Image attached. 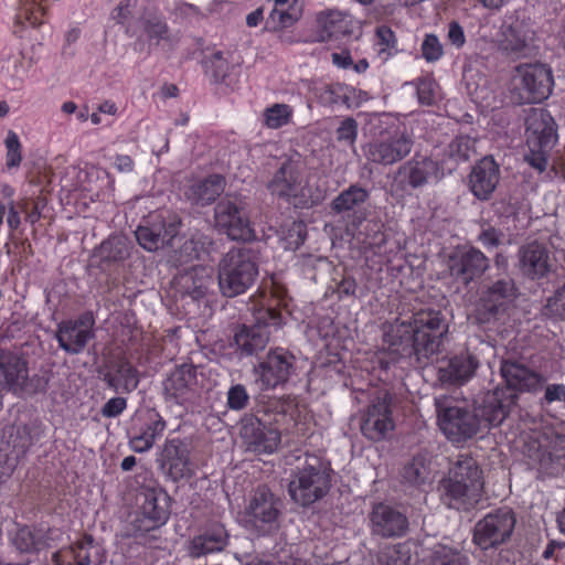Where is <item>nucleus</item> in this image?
Returning <instances> with one entry per match:
<instances>
[{"instance_id":"25","label":"nucleus","mask_w":565,"mask_h":565,"mask_svg":"<svg viewBox=\"0 0 565 565\" xmlns=\"http://www.w3.org/2000/svg\"><path fill=\"white\" fill-rule=\"evenodd\" d=\"M525 138L529 149H552L557 140L556 125L550 113L532 108L525 118Z\"/></svg>"},{"instance_id":"7","label":"nucleus","mask_w":565,"mask_h":565,"mask_svg":"<svg viewBox=\"0 0 565 565\" xmlns=\"http://www.w3.org/2000/svg\"><path fill=\"white\" fill-rule=\"evenodd\" d=\"M518 298L514 280L505 276L490 284L479 298L473 312L476 323L494 330L510 318L513 303Z\"/></svg>"},{"instance_id":"37","label":"nucleus","mask_w":565,"mask_h":565,"mask_svg":"<svg viewBox=\"0 0 565 565\" xmlns=\"http://www.w3.org/2000/svg\"><path fill=\"white\" fill-rule=\"evenodd\" d=\"M369 199L370 192L365 188L352 184L332 200L331 210L337 214H358Z\"/></svg>"},{"instance_id":"12","label":"nucleus","mask_w":565,"mask_h":565,"mask_svg":"<svg viewBox=\"0 0 565 565\" xmlns=\"http://www.w3.org/2000/svg\"><path fill=\"white\" fill-rule=\"evenodd\" d=\"M256 319L254 326H244L234 337L237 348L246 355L263 351L269 342V328L277 329L281 324L280 312L271 308L260 309Z\"/></svg>"},{"instance_id":"4","label":"nucleus","mask_w":565,"mask_h":565,"mask_svg":"<svg viewBox=\"0 0 565 565\" xmlns=\"http://www.w3.org/2000/svg\"><path fill=\"white\" fill-rule=\"evenodd\" d=\"M258 253L252 247H233L217 265V281L221 294L227 298L243 295L258 276Z\"/></svg>"},{"instance_id":"44","label":"nucleus","mask_w":565,"mask_h":565,"mask_svg":"<svg viewBox=\"0 0 565 565\" xmlns=\"http://www.w3.org/2000/svg\"><path fill=\"white\" fill-rule=\"evenodd\" d=\"M44 429L45 427L39 418L18 426L14 446L21 448L22 452H25L44 436Z\"/></svg>"},{"instance_id":"3","label":"nucleus","mask_w":565,"mask_h":565,"mask_svg":"<svg viewBox=\"0 0 565 565\" xmlns=\"http://www.w3.org/2000/svg\"><path fill=\"white\" fill-rule=\"evenodd\" d=\"M443 501L456 510L473 508L482 495V471L469 454H460L454 462L449 477L441 482Z\"/></svg>"},{"instance_id":"1","label":"nucleus","mask_w":565,"mask_h":565,"mask_svg":"<svg viewBox=\"0 0 565 565\" xmlns=\"http://www.w3.org/2000/svg\"><path fill=\"white\" fill-rule=\"evenodd\" d=\"M448 333L445 316L437 310H420L411 320L395 319L384 326L383 341L390 354L426 367L441 353Z\"/></svg>"},{"instance_id":"14","label":"nucleus","mask_w":565,"mask_h":565,"mask_svg":"<svg viewBox=\"0 0 565 565\" xmlns=\"http://www.w3.org/2000/svg\"><path fill=\"white\" fill-rule=\"evenodd\" d=\"M254 372L258 375L262 390L275 388L287 383L296 372V358L282 348L273 349L265 360L254 367Z\"/></svg>"},{"instance_id":"63","label":"nucleus","mask_w":565,"mask_h":565,"mask_svg":"<svg viewBox=\"0 0 565 565\" xmlns=\"http://www.w3.org/2000/svg\"><path fill=\"white\" fill-rule=\"evenodd\" d=\"M380 561L382 565H409V557L396 546L385 550Z\"/></svg>"},{"instance_id":"28","label":"nucleus","mask_w":565,"mask_h":565,"mask_svg":"<svg viewBox=\"0 0 565 565\" xmlns=\"http://www.w3.org/2000/svg\"><path fill=\"white\" fill-rule=\"evenodd\" d=\"M480 365L478 356L469 351L461 352L445 361L437 377L443 385L460 386L472 379Z\"/></svg>"},{"instance_id":"10","label":"nucleus","mask_w":565,"mask_h":565,"mask_svg":"<svg viewBox=\"0 0 565 565\" xmlns=\"http://www.w3.org/2000/svg\"><path fill=\"white\" fill-rule=\"evenodd\" d=\"M215 226L233 241L248 242L254 239L248 204L241 195H226L214 207Z\"/></svg>"},{"instance_id":"39","label":"nucleus","mask_w":565,"mask_h":565,"mask_svg":"<svg viewBox=\"0 0 565 565\" xmlns=\"http://www.w3.org/2000/svg\"><path fill=\"white\" fill-rule=\"evenodd\" d=\"M548 438L545 431L530 436L523 446V454L529 463L551 475L552 459L548 457Z\"/></svg>"},{"instance_id":"29","label":"nucleus","mask_w":565,"mask_h":565,"mask_svg":"<svg viewBox=\"0 0 565 565\" xmlns=\"http://www.w3.org/2000/svg\"><path fill=\"white\" fill-rule=\"evenodd\" d=\"M469 189L482 201L491 198L500 181V168L491 156L480 159L469 174Z\"/></svg>"},{"instance_id":"8","label":"nucleus","mask_w":565,"mask_h":565,"mask_svg":"<svg viewBox=\"0 0 565 565\" xmlns=\"http://www.w3.org/2000/svg\"><path fill=\"white\" fill-rule=\"evenodd\" d=\"M284 508L279 495L266 486H258L244 508V525L259 536L275 535L280 529Z\"/></svg>"},{"instance_id":"5","label":"nucleus","mask_w":565,"mask_h":565,"mask_svg":"<svg viewBox=\"0 0 565 565\" xmlns=\"http://www.w3.org/2000/svg\"><path fill=\"white\" fill-rule=\"evenodd\" d=\"M297 462L288 492L292 501L301 507H308L322 499L330 490V469L328 463L316 455L299 456Z\"/></svg>"},{"instance_id":"56","label":"nucleus","mask_w":565,"mask_h":565,"mask_svg":"<svg viewBox=\"0 0 565 565\" xmlns=\"http://www.w3.org/2000/svg\"><path fill=\"white\" fill-rule=\"evenodd\" d=\"M99 550L98 544L92 534L85 533L83 537L77 541L75 545V559L76 565H89L90 555L89 550Z\"/></svg>"},{"instance_id":"24","label":"nucleus","mask_w":565,"mask_h":565,"mask_svg":"<svg viewBox=\"0 0 565 565\" xmlns=\"http://www.w3.org/2000/svg\"><path fill=\"white\" fill-rule=\"evenodd\" d=\"M501 374L507 382L504 388H510L515 393L516 391L536 392L545 382V377L530 366L524 358L503 360L501 363Z\"/></svg>"},{"instance_id":"22","label":"nucleus","mask_w":565,"mask_h":565,"mask_svg":"<svg viewBox=\"0 0 565 565\" xmlns=\"http://www.w3.org/2000/svg\"><path fill=\"white\" fill-rule=\"evenodd\" d=\"M443 175V169L437 161L428 157H414L398 168L394 182L397 189L405 191L408 188L424 186L429 179L439 180Z\"/></svg>"},{"instance_id":"9","label":"nucleus","mask_w":565,"mask_h":565,"mask_svg":"<svg viewBox=\"0 0 565 565\" xmlns=\"http://www.w3.org/2000/svg\"><path fill=\"white\" fill-rule=\"evenodd\" d=\"M553 87L552 71L542 64H520L514 67L509 98L515 105L541 103Z\"/></svg>"},{"instance_id":"50","label":"nucleus","mask_w":565,"mask_h":565,"mask_svg":"<svg viewBox=\"0 0 565 565\" xmlns=\"http://www.w3.org/2000/svg\"><path fill=\"white\" fill-rule=\"evenodd\" d=\"M143 420H147V429L143 430V451L151 448L157 437H161L166 423L153 409H148L143 414Z\"/></svg>"},{"instance_id":"2","label":"nucleus","mask_w":565,"mask_h":565,"mask_svg":"<svg viewBox=\"0 0 565 565\" xmlns=\"http://www.w3.org/2000/svg\"><path fill=\"white\" fill-rule=\"evenodd\" d=\"M179 223L168 211H160L150 213L143 224V249L153 252L168 244L172 248L168 263L177 268L199 259L204 246L203 236L178 237Z\"/></svg>"},{"instance_id":"13","label":"nucleus","mask_w":565,"mask_h":565,"mask_svg":"<svg viewBox=\"0 0 565 565\" xmlns=\"http://www.w3.org/2000/svg\"><path fill=\"white\" fill-rule=\"evenodd\" d=\"M238 429L248 451L271 454L280 443V431L254 414H245L238 423Z\"/></svg>"},{"instance_id":"64","label":"nucleus","mask_w":565,"mask_h":565,"mask_svg":"<svg viewBox=\"0 0 565 565\" xmlns=\"http://www.w3.org/2000/svg\"><path fill=\"white\" fill-rule=\"evenodd\" d=\"M551 149H530V153L525 156V160L539 171H544L547 164V152Z\"/></svg>"},{"instance_id":"42","label":"nucleus","mask_w":565,"mask_h":565,"mask_svg":"<svg viewBox=\"0 0 565 565\" xmlns=\"http://www.w3.org/2000/svg\"><path fill=\"white\" fill-rule=\"evenodd\" d=\"M10 542L19 553L34 554L40 551L42 537L34 526L18 523L15 530L10 533Z\"/></svg>"},{"instance_id":"34","label":"nucleus","mask_w":565,"mask_h":565,"mask_svg":"<svg viewBox=\"0 0 565 565\" xmlns=\"http://www.w3.org/2000/svg\"><path fill=\"white\" fill-rule=\"evenodd\" d=\"M434 478L431 457L428 454L419 452L413 456L401 470L402 482L419 490L430 486Z\"/></svg>"},{"instance_id":"41","label":"nucleus","mask_w":565,"mask_h":565,"mask_svg":"<svg viewBox=\"0 0 565 565\" xmlns=\"http://www.w3.org/2000/svg\"><path fill=\"white\" fill-rule=\"evenodd\" d=\"M318 22L321 29L319 34L320 41L338 40L341 36L350 34V21L339 11L321 13L318 18Z\"/></svg>"},{"instance_id":"53","label":"nucleus","mask_w":565,"mask_h":565,"mask_svg":"<svg viewBox=\"0 0 565 565\" xmlns=\"http://www.w3.org/2000/svg\"><path fill=\"white\" fill-rule=\"evenodd\" d=\"M291 109L286 104H275L264 113V122L268 128L277 129L288 124L291 117Z\"/></svg>"},{"instance_id":"27","label":"nucleus","mask_w":565,"mask_h":565,"mask_svg":"<svg viewBox=\"0 0 565 565\" xmlns=\"http://www.w3.org/2000/svg\"><path fill=\"white\" fill-rule=\"evenodd\" d=\"M302 184V163L300 160L287 158L276 170L268 182L269 192L279 199L296 198Z\"/></svg>"},{"instance_id":"58","label":"nucleus","mask_w":565,"mask_h":565,"mask_svg":"<svg viewBox=\"0 0 565 565\" xmlns=\"http://www.w3.org/2000/svg\"><path fill=\"white\" fill-rule=\"evenodd\" d=\"M444 54L443 44L435 34H427L422 43V55L427 62H435Z\"/></svg>"},{"instance_id":"35","label":"nucleus","mask_w":565,"mask_h":565,"mask_svg":"<svg viewBox=\"0 0 565 565\" xmlns=\"http://www.w3.org/2000/svg\"><path fill=\"white\" fill-rule=\"evenodd\" d=\"M225 189V179L213 174L191 184L185 191L186 199L195 205L206 206L213 203Z\"/></svg>"},{"instance_id":"20","label":"nucleus","mask_w":565,"mask_h":565,"mask_svg":"<svg viewBox=\"0 0 565 565\" xmlns=\"http://www.w3.org/2000/svg\"><path fill=\"white\" fill-rule=\"evenodd\" d=\"M117 546L122 557L121 565H140L141 559V511H127L116 534Z\"/></svg>"},{"instance_id":"6","label":"nucleus","mask_w":565,"mask_h":565,"mask_svg":"<svg viewBox=\"0 0 565 565\" xmlns=\"http://www.w3.org/2000/svg\"><path fill=\"white\" fill-rule=\"evenodd\" d=\"M437 423L452 444H463L481 433L477 409L465 399L441 395L435 398Z\"/></svg>"},{"instance_id":"40","label":"nucleus","mask_w":565,"mask_h":565,"mask_svg":"<svg viewBox=\"0 0 565 565\" xmlns=\"http://www.w3.org/2000/svg\"><path fill=\"white\" fill-rule=\"evenodd\" d=\"M227 545V533L218 526L211 531L195 536L191 542L190 555L200 557L214 552L222 551Z\"/></svg>"},{"instance_id":"54","label":"nucleus","mask_w":565,"mask_h":565,"mask_svg":"<svg viewBox=\"0 0 565 565\" xmlns=\"http://www.w3.org/2000/svg\"><path fill=\"white\" fill-rule=\"evenodd\" d=\"M504 233L501 230L495 228L488 222L480 224V232L477 236V241L486 248H495L502 244Z\"/></svg>"},{"instance_id":"43","label":"nucleus","mask_w":565,"mask_h":565,"mask_svg":"<svg viewBox=\"0 0 565 565\" xmlns=\"http://www.w3.org/2000/svg\"><path fill=\"white\" fill-rule=\"evenodd\" d=\"M499 51L507 57L515 60L527 56L531 49L524 34L516 28L509 26L502 32Z\"/></svg>"},{"instance_id":"16","label":"nucleus","mask_w":565,"mask_h":565,"mask_svg":"<svg viewBox=\"0 0 565 565\" xmlns=\"http://www.w3.org/2000/svg\"><path fill=\"white\" fill-rule=\"evenodd\" d=\"M213 282L211 268L191 266L173 277L171 290L175 300L200 301L207 296Z\"/></svg>"},{"instance_id":"36","label":"nucleus","mask_w":565,"mask_h":565,"mask_svg":"<svg viewBox=\"0 0 565 565\" xmlns=\"http://www.w3.org/2000/svg\"><path fill=\"white\" fill-rule=\"evenodd\" d=\"M28 373V362L18 353L0 349V384L17 388Z\"/></svg>"},{"instance_id":"11","label":"nucleus","mask_w":565,"mask_h":565,"mask_svg":"<svg viewBox=\"0 0 565 565\" xmlns=\"http://www.w3.org/2000/svg\"><path fill=\"white\" fill-rule=\"evenodd\" d=\"M516 516L508 507L498 508L475 524L473 542L482 550L508 542L514 531Z\"/></svg>"},{"instance_id":"52","label":"nucleus","mask_w":565,"mask_h":565,"mask_svg":"<svg viewBox=\"0 0 565 565\" xmlns=\"http://www.w3.org/2000/svg\"><path fill=\"white\" fill-rule=\"evenodd\" d=\"M4 146L7 150L6 167L9 170L19 168L22 162V145L19 136L13 130L8 131Z\"/></svg>"},{"instance_id":"26","label":"nucleus","mask_w":565,"mask_h":565,"mask_svg":"<svg viewBox=\"0 0 565 565\" xmlns=\"http://www.w3.org/2000/svg\"><path fill=\"white\" fill-rule=\"evenodd\" d=\"M372 533L383 539L401 537L408 530V520L398 509L379 503L370 513Z\"/></svg>"},{"instance_id":"62","label":"nucleus","mask_w":565,"mask_h":565,"mask_svg":"<svg viewBox=\"0 0 565 565\" xmlns=\"http://www.w3.org/2000/svg\"><path fill=\"white\" fill-rule=\"evenodd\" d=\"M418 100L423 105H433L435 102V84L427 78H420L417 83Z\"/></svg>"},{"instance_id":"38","label":"nucleus","mask_w":565,"mask_h":565,"mask_svg":"<svg viewBox=\"0 0 565 565\" xmlns=\"http://www.w3.org/2000/svg\"><path fill=\"white\" fill-rule=\"evenodd\" d=\"M103 380L117 393L130 392L139 383L137 370L127 361H119L104 374Z\"/></svg>"},{"instance_id":"19","label":"nucleus","mask_w":565,"mask_h":565,"mask_svg":"<svg viewBox=\"0 0 565 565\" xmlns=\"http://www.w3.org/2000/svg\"><path fill=\"white\" fill-rule=\"evenodd\" d=\"M489 267V258L476 247L458 249L448 262L450 276L465 287L479 279Z\"/></svg>"},{"instance_id":"46","label":"nucleus","mask_w":565,"mask_h":565,"mask_svg":"<svg viewBox=\"0 0 565 565\" xmlns=\"http://www.w3.org/2000/svg\"><path fill=\"white\" fill-rule=\"evenodd\" d=\"M143 33L147 34L149 45H162L163 49H171L173 38L167 24L159 18L152 17L143 22Z\"/></svg>"},{"instance_id":"21","label":"nucleus","mask_w":565,"mask_h":565,"mask_svg":"<svg viewBox=\"0 0 565 565\" xmlns=\"http://www.w3.org/2000/svg\"><path fill=\"white\" fill-rule=\"evenodd\" d=\"M413 146L414 141L408 134L395 132L386 139L369 142L365 147V157L375 164L392 166L406 158Z\"/></svg>"},{"instance_id":"59","label":"nucleus","mask_w":565,"mask_h":565,"mask_svg":"<svg viewBox=\"0 0 565 565\" xmlns=\"http://www.w3.org/2000/svg\"><path fill=\"white\" fill-rule=\"evenodd\" d=\"M337 140L353 146L358 137V122L352 117H347L337 129Z\"/></svg>"},{"instance_id":"47","label":"nucleus","mask_w":565,"mask_h":565,"mask_svg":"<svg viewBox=\"0 0 565 565\" xmlns=\"http://www.w3.org/2000/svg\"><path fill=\"white\" fill-rule=\"evenodd\" d=\"M548 438L547 454L552 459L551 475H557L564 468L565 460V435L553 429L545 430Z\"/></svg>"},{"instance_id":"33","label":"nucleus","mask_w":565,"mask_h":565,"mask_svg":"<svg viewBox=\"0 0 565 565\" xmlns=\"http://www.w3.org/2000/svg\"><path fill=\"white\" fill-rule=\"evenodd\" d=\"M198 369L193 364L177 366L163 382L167 395L186 401L198 388Z\"/></svg>"},{"instance_id":"55","label":"nucleus","mask_w":565,"mask_h":565,"mask_svg":"<svg viewBox=\"0 0 565 565\" xmlns=\"http://www.w3.org/2000/svg\"><path fill=\"white\" fill-rule=\"evenodd\" d=\"M249 404V394L243 384L231 386L226 394V406L231 411H243Z\"/></svg>"},{"instance_id":"32","label":"nucleus","mask_w":565,"mask_h":565,"mask_svg":"<svg viewBox=\"0 0 565 565\" xmlns=\"http://www.w3.org/2000/svg\"><path fill=\"white\" fill-rule=\"evenodd\" d=\"M170 515L169 495L162 489H143V532L163 525Z\"/></svg>"},{"instance_id":"61","label":"nucleus","mask_w":565,"mask_h":565,"mask_svg":"<svg viewBox=\"0 0 565 565\" xmlns=\"http://www.w3.org/2000/svg\"><path fill=\"white\" fill-rule=\"evenodd\" d=\"M546 309L550 313L565 319V282L555 295L547 300Z\"/></svg>"},{"instance_id":"15","label":"nucleus","mask_w":565,"mask_h":565,"mask_svg":"<svg viewBox=\"0 0 565 565\" xmlns=\"http://www.w3.org/2000/svg\"><path fill=\"white\" fill-rule=\"evenodd\" d=\"M555 257L551 246L537 239L520 246L518 266L522 275L531 280L542 279L554 270Z\"/></svg>"},{"instance_id":"17","label":"nucleus","mask_w":565,"mask_h":565,"mask_svg":"<svg viewBox=\"0 0 565 565\" xmlns=\"http://www.w3.org/2000/svg\"><path fill=\"white\" fill-rule=\"evenodd\" d=\"M391 402L386 391L379 392L371 401L361 422V431L367 439L383 440L394 429Z\"/></svg>"},{"instance_id":"57","label":"nucleus","mask_w":565,"mask_h":565,"mask_svg":"<svg viewBox=\"0 0 565 565\" xmlns=\"http://www.w3.org/2000/svg\"><path fill=\"white\" fill-rule=\"evenodd\" d=\"M430 565H468V558L445 547L434 552Z\"/></svg>"},{"instance_id":"18","label":"nucleus","mask_w":565,"mask_h":565,"mask_svg":"<svg viewBox=\"0 0 565 565\" xmlns=\"http://www.w3.org/2000/svg\"><path fill=\"white\" fill-rule=\"evenodd\" d=\"M518 397V393L510 388L497 387L487 392L480 403H473L481 422V430L501 425L516 404Z\"/></svg>"},{"instance_id":"49","label":"nucleus","mask_w":565,"mask_h":565,"mask_svg":"<svg viewBox=\"0 0 565 565\" xmlns=\"http://www.w3.org/2000/svg\"><path fill=\"white\" fill-rule=\"evenodd\" d=\"M476 140L468 136H459L447 147L446 153L456 162H466L476 154Z\"/></svg>"},{"instance_id":"23","label":"nucleus","mask_w":565,"mask_h":565,"mask_svg":"<svg viewBox=\"0 0 565 565\" xmlns=\"http://www.w3.org/2000/svg\"><path fill=\"white\" fill-rule=\"evenodd\" d=\"M93 326L94 320L88 315L60 322L55 332L58 347L68 354L82 353L95 335Z\"/></svg>"},{"instance_id":"48","label":"nucleus","mask_w":565,"mask_h":565,"mask_svg":"<svg viewBox=\"0 0 565 565\" xmlns=\"http://www.w3.org/2000/svg\"><path fill=\"white\" fill-rule=\"evenodd\" d=\"M206 67L214 82L223 83L230 87H234L237 84V78L230 73L228 62L223 57L222 52L213 53L206 62Z\"/></svg>"},{"instance_id":"30","label":"nucleus","mask_w":565,"mask_h":565,"mask_svg":"<svg viewBox=\"0 0 565 565\" xmlns=\"http://www.w3.org/2000/svg\"><path fill=\"white\" fill-rule=\"evenodd\" d=\"M161 467L173 481L190 478L194 465L190 459L189 445L179 439L168 441L162 451Z\"/></svg>"},{"instance_id":"51","label":"nucleus","mask_w":565,"mask_h":565,"mask_svg":"<svg viewBox=\"0 0 565 565\" xmlns=\"http://www.w3.org/2000/svg\"><path fill=\"white\" fill-rule=\"evenodd\" d=\"M51 375L49 372H43L41 374H33L32 376H28L21 379L17 388H20L22 393L29 396H33L36 394L46 393L50 384Z\"/></svg>"},{"instance_id":"31","label":"nucleus","mask_w":565,"mask_h":565,"mask_svg":"<svg viewBox=\"0 0 565 565\" xmlns=\"http://www.w3.org/2000/svg\"><path fill=\"white\" fill-rule=\"evenodd\" d=\"M132 244L125 235H110L96 247L92 263L99 269L106 270L111 265L122 263L130 257Z\"/></svg>"},{"instance_id":"60","label":"nucleus","mask_w":565,"mask_h":565,"mask_svg":"<svg viewBox=\"0 0 565 565\" xmlns=\"http://www.w3.org/2000/svg\"><path fill=\"white\" fill-rule=\"evenodd\" d=\"M307 231L302 222H294L286 236L287 246L290 249H297L306 239Z\"/></svg>"},{"instance_id":"45","label":"nucleus","mask_w":565,"mask_h":565,"mask_svg":"<svg viewBox=\"0 0 565 565\" xmlns=\"http://www.w3.org/2000/svg\"><path fill=\"white\" fill-rule=\"evenodd\" d=\"M139 0L121 1L111 12V17L118 23L126 25V31L131 35L139 31L140 15L138 11Z\"/></svg>"}]
</instances>
